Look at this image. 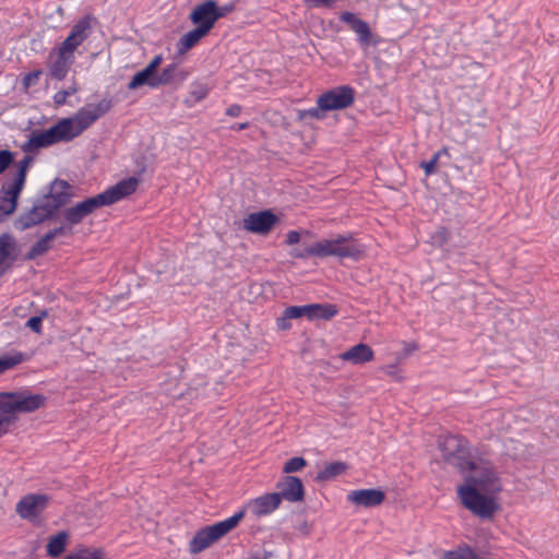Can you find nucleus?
Segmentation results:
<instances>
[{
  "label": "nucleus",
  "mask_w": 559,
  "mask_h": 559,
  "mask_svg": "<svg viewBox=\"0 0 559 559\" xmlns=\"http://www.w3.org/2000/svg\"><path fill=\"white\" fill-rule=\"evenodd\" d=\"M111 106V100L107 98L99 100L97 104H87L72 117L61 118L49 129L32 132L28 140L22 145V150L31 153L57 143L71 142L106 115Z\"/></svg>",
  "instance_id": "obj_1"
},
{
  "label": "nucleus",
  "mask_w": 559,
  "mask_h": 559,
  "mask_svg": "<svg viewBox=\"0 0 559 559\" xmlns=\"http://www.w3.org/2000/svg\"><path fill=\"white\" fill-rule=\"evenodd\" d=\"M94 21L91 15L81 17L61 45L51 51L48 69L52 79L61 81L67 76L74 62V51L90 37Z\"/></svg>",
  "instance_id": "obj_2"
},
{
  "label": "nucleus",
  "mask_w": 559,
  "mask_h": 559,
  "mask_svg": "<svg viewBox=\"0 0 559 559\" xmlns=\"http://www.w3.org/2000/svg\"><path fill=\"white\" fill-rule=\"evenodd\" d=\"M138 186L139 179L135 177L122 179L104 192L68 207L63 213L64 219L70 225H78L95 210L102 206L111 205L129 197L135 192Z\"/></svg>",
  "instance_id": "obj_3"
},
{
  "label": "nucleus",
  "mask_w": 559,
  "mask_h": 559,
  "mask_svg": "<svg viewBox=\"0 0 559 559\" xmlns=\"http://www.w3.org/2000/svg\"><path fill=\"white\" fill-rule=\"evenodd\" d=\"M46 397L29 391L0 392V437L16 423L20 413H32L44 406Z\"/></svg>",
  "instance_id": "obj_4"
},
{
  "label": "nucleus",
  "mask_w": 559,
  "mask_h": 559,
  "mask_svg": "<svg viewBox=\"0 0 559 559\" xmlns=\"http://www.w3.org/2000/svg\"><path fill=\"white\" fill-rule=\"evenodd\" d=\"M316 258L335 257L338 259L359 260L365 254V247L352 234L337 235L331 239L314 242Z\"/></svg>",
  "instance_id": "obj_5"
},
{
  "label": "nucleus",
  "mask_w": 559,
  "mask_h": 559,
  "mask_svg": "<svg viewBox=\"0 0 559 559\" xmlns=\"http://www.w3.org/2000/svg\"><path fill=\"white\" fill-rule=\"evenodd\" d=\"M33 158L24 156L16 163V171L13 180L4 182L0 189V222L7 219L17 206V199L25 186L26 174Z\"/></svg>",
  "instance_id": "obj_6"
},
{
  "label": "nucleus",
  "mask_w": 559,
  "mask_h": 559,
  "mask_svg": "<svg viewBox=\"0 0 559 559\" xmlns=\"http://www.w3.org/2000/svg\"><path fill=\"white\" fill-rule=\"evenodd\" d=\"M456 492L461 504L480 519H491L499 509L493 495L481 491L475 485H460Z\"/></svg>",
  "instance_id": "obj_7"
},
{
  "label": "nucleus",
  "mask_w": 559,
  "mask_h": 559,
  "mask_svg": "<svg viewBox=\"0 0 559 559\" xmlns=\"http://www.w3.org/2000/svg\"><path fill=\"white\" fill-rule=\"evenodd\" d=\"M240 521L241 513L233 514L221 522L201 528L190 540L189 551L193 555L200 554L234 530Z\"/></svg>",
  "instance_id": "obj_8"
},
{
  "label": "nucleus",
  "mask_w": 559,
  "mask_h": 559,
  "mask_svg": "<svg viewBox=\"0 0 559 559\" xmlns=\"http://www.w3.org/2000/svg\"><path fill=\"white\" fill-rule=\"evenodd\" d=\"M439 449L444 460L460 471L465 472L466 469H474L468 442L462 436L448 435L440 437Z\"/></svg>",
  "instance_id": "obj_9"
},
{
  "label": "nucleus",
  "mask_w": 559,
  "mask_h": 559,
  "mask_svg": "<svg viewBox=\"0 0 559 559\" xmlns=\"http://www.w3.org/2000/svg\"><path fill=\"white\" fill-rule=\"evenodd\" d=\"M355 91L349 85L334 87L319 96L317 104L323 110H340L353 105Z\"/></svg>",
  "instance_id": "obj_10"
},
{
  "label": "nucleus",
  "mask_w": 559,
  "mask_h": 559,
  "mask_svg": "<svg viewBox=\"0 0 559 559\" xmlns=\"http://www.w3.org/2000/svg\"><path fill=\"white\" fill-rule=\"evenodd\" d=\"M281 500L277 493L269 492L259 496L254 499H250L238 512L241 513V520L246 514H250L254 518H262L273 513L278 509Z\"/></svg>",
  "instance_id": "obj_11"
},
{
  "label": "nucleus",
  "mask_w": 559,
  "mask_h": 559,
  "mask_svg": "<svg viewBox=\"0 0 559 559\" xmlns=\"http://www.w3.org/2000/svg\"><path fill=\"white\" fill-rule=\"evenodd\" d=\"M53 211L49 205V201L45 200L44 197L36 200L32 209L20 215L15 226L21 230H25L32 226H35L53 215Z\"/></svg>",
  "instance_id": "obj_12"
},
{
  "label": "nucleus",
  "mask_w": 559,
  "mask_h": 559,
  "mask_svg": "<svg viewBox=\"0 0 559 559\" xmlns=\"http://www.w3.org/2000/svg\"><path fill=\"white\" fill-rule=\"evenodd\" d=\"M475 474L466 479V483L475 485L481 491L487 493H497L501 490L497 472L492 466L476 467L474 464Z\"/></svg>",
  "instance_id": "obj_13"
},
{
  "label": "nucleus",
  "mask_w": 559,
  "mask_h": 559,
  "mask_svg": "<svg viewBox=\"0 0 559 559\" xmlns=\"http://www.w3.org/2000/svg\"><path fill=\"white\" fill-rule=\"evenodd\" d=\"M190 20L203 31L210 33L218 20V14H216V2L207 0L198 4L191 12Z\"/></svg>",
  "instance_id": "obj_14"
},
{
  "label": "nucleus",
  "mask_w": 559,
  "mask_h": 559,
  "mask_svg": "<svg viewBox=\"0 0 559 559\" xmlns=\"http://www.w3.org/2000/svg\"><path fill=\"white\" fill-rule=\"evenodd\" d=\"M276 223V215L265 210L249 214L243 219V228L253 234L265 235L272 230Z\"/></svg>",
  "instance_id": "obj_15"
},
{
  "label": "nucleus",
  "mask_w": 559,
  "mask_h": 559,
  "mask_svg": "<svg viewBox=\"0 0 559 559\" xmlns=\"http://www.w3.org/2000/svg\"><path fill=\"white\" fill-rule=\"evenodd\" d=\"M276 492L280 500H286L289 502H300L305 497V488L300 478L296 476H284L277 484Z\"/></svg>",
  "instance_id": "obj_16"
},
{
  "label": "nucleus",
  "mask_w": 559,
  "mask_h": 559,
  "mask_svg": "<svg viewBox=\"0 0 559 559\" xmlns=\"http://www.w3.org/2000/svg\"><path fill=\"white\" fill-rule=\"evenodd\" d=\"M385 499V493L381 489H358L347 493V501L364 508H373L380 506Z\"/></svg>",
  "instance_id": "obj_17"
},
{
  "label": "nucleus",
  "mask_w": 559,
  "mask_h": 559,
  "mask_svg": "<svg viewBox=\"0 0 559 559\" xmlns=\"http://www.w3.org/2000/svg\"><path fill=\"white\" fill-rule=\"evenodd\" d=\"M47 500L45 495H27L16 504V512L23 519L35 518L46 508Z\"/></svg>",
  "instance_id": "obj_18"
},
{
  "label": "nucleus",
  "mask_w": 559,
  "mask_h": 559,
  "mask_svg": "<svg viewBox=\"0 0 559 559\" xmlns=\"http://www.w3.org/2000/svg\"><path fill=\"white\" fill-rule=\"evenodd\" d=\"M340 20L350 26V28L356 33L358 41L361 45H370L372 34L367 22L359 19L355 13L352 12L341 13Z\"/></svg>",
  "instance_id": "obj_19"
},
{
  "label": "nucleus",
  "mask_w": 559,
  "mask_h": 559,
  "mask_svg": "<svg viewBox=\"0 0 559 559\" xmlns=\"http://www.w3.org/2000/svg\"><path fill=\"white\" fill-rule=\"evenodd\" d=\"M340 357L353 365H362L373 360L374 353L368 344L359 343L342 353Z\"/></svg>",
  "instance_id": "obj_20"
},
{
  "label": "nucleus",
  "mask_w": 559,
  "mask_h": 559,
  "mask_svg": "<svg viewBox=\"0 0 559 559\" xmlns=\"http://www.w3.org/2000/svg\"><path fill=\"white\" fill-rule=\"evenodd\" d=\"M67 189L68 185L64 181L55 182L50 193L44 195V199L49 201L53 213L68 203L70 194L67 192Z\"/></svg>",
  "instance_id": "obj_21"
},
{
  "label": "nucleus",
  "mask_w": 559,
  "mask_h": 559,
  "mask_svg": "<svg viewBox=\"0 0 559 559\" xmlns=\"http://www.w3.org/2000/svg\"><path fill=\"white\" fill-rule=\"evenodd\" d=\"M305 317L310 320L324 319L329 320L336 316L337 308L331 304H310L305 305Z\"/></svg>",
  "instance_id": "obj_22"
},
{
  "label": "nucleus",
  "mask_w": 559,
  "mask_h": 559,
  "mask_svg": "<svg viewBox=\"0 0 559 559\" xmlns=\"http://www.w3.org/2000/svg\"><path fill=\"white\" fill-rule=\"evenodd\" d=\"M15 248L14 239L9 234H2L0 236V275L8 266Z\"/></svg>",
  "instance_id": "obj_23"
},
{
  "label": "nucleus",
  "mask_w": 559,
  "mask_h": 559,
  "mask_svg": "<svg viewBox=\"0 0 559 559\" xmlns=\"http://www.w3.org/2000/svg\"><path fill=\"white\" fill-rule=\"evenodd\" d=\"M209 33L197 26L192 31L181 36L178 41V52L186 53L189 49L194 47L205 35Z\"/></svg>",
  "instance_id": "obj_24"
},
{
  "label": "nucleus",
  "mask_w": 559,
  "mask_h": 559,
  "mask_svg": "<svg viewBox=\"0 0 559 559\" xmlns=\"http://www.w3.org/2000/svg\"><path fill=\"white\" fill-rule=\"evenodd\" d=\"M179 78L180 81H183L187 74L183 71H178V67L176 63L168 64L163 69L162 73L155 75L156 82L153 83V88L159 87L160 85L171 83L176 78Z\"/></svg>",
  "instance_id": "obj_25"
},
{
  "label": "nucleus",
  "mask_w": 559,
  "mask_h": 559,
  "mask_svg": "<svg viewBox=\"0 0 559 559\" xmlns=\"http://www.w3.org/2000/svg\"><path fill=\"white\" fill-rule=\"evenodd\" d=\"M347 466L343 462H333L325 465L317 475L318 481H329L343 474Z\"/></svg>",
  "instance_id": "obj_26"
},
{
  "label": "nucleus",
  "mask_w": 559,
  "mask_h": 559,
  "mask_svg": "<svg viewBox=\"0 0 559 559\" xmlns=\"http://www.w3.org/2000/svg\"><path fill=\"white\" fill-rule=\"evenodd\" d=\"M67 539L68 534L63 531L50 537L47 544V554L53 558L59 557L64 551Z\"/></svg>",
  "instance_id": "obj_27"
},
{
  "label": "nucleus",
  "mask_w": 559,
  "mask_h": 559,
  "mask_svg": "<svg viewBox=\"0 0 559 559\" xmlns=\"http://www.w3.org/2000/svg\"><path fill=\"white\" fill-rule=\"evenodd\" d=\"M156 82L155 75H152L148 70H141L139 71L129 82L128 88L129 90H136L143 85H148L153 88V83Z\"/></svg>",
  "instance_id": "obj_28"
},
{
  "label": "nucleus",
  "mask_w": 559,
  "mask_h": 559,
  "mask_svg": "<svg viewBox=\"0 0 559 559\" xmlns=\"http://www.w3.org/2000/svg\"><path fill=\"white\" fill-rule=\"evenodd\" d=\"M442 559H485L469 546H460L454 550L447 551Z\"/></svg>",
  "instance_id": "obj_29"
},
{
  "label": "nucleus",
  "mask_w": 559,
  "mask_h": 559,
  "mask_svg": "<svg viewBox=\"0 0 559 559\" xmlns=\"http://www.w3.org/2000/svg\"><path fill=\"white\" fill-rule=\"evenodd\" d=\"M52 240L53 239L51 235L47 233L44 237H41L38 241H36L33 245V247L27 253L28 259H35L37 257L45 254L50 249Z\"/></svg>",
  "instance_id": "obj_30"
},
{
  "label": "nucleus",
  "mask_w": 559,
  "mask_h": 559,
  "mask_svg": "<svg viewBox=\"0 0 559 559\" xmlns=\"http://www.w3.org/2000/svg\"><path fill=\"white\" fill-rule=\"evenodd\" d=\"M79 90H80L79 84L75 81H72V83L66 90H61V91H58L57 93H55V95L52 97L53 104L57 107L66 105L68 97L76 94L79 92Z\"/></svg>",
  "instance_id": "obj_31"
},
{
  "label": "nucleus",
  "mask_w": 559,
  "mask_h": 559,
  "mask_svg": "<svg viewBox=\"0 0 559 559\" xmlns=\"http://www.w3.org/2000/svg\"><path fill=\"white\" fill-rule=\"evenodd\" d=\"M23 361L22 353L0 356V374L13 369Z\"/></svg>",
  "instance_id": "obj_32"
},
{
  "label": "nucleus",
  "mask_w": 559,
  "mask_h": 559,
  "mask_svg": "<svg viewBox=\"0 0 559 559\" xmlns=\"http://www.w3.org/2000/svg\"><path fill=\"white\" fill-rule=\"evenodd\" d=\"M209 95V87L204 84H192L189 92V99L195 104Z\"/></svg>",
  "instance_id": "obj_33"
},
{
  "label": "nucleus",
  "mask_w": 559,
  "mask_h": 559,
  "mask_svg": "<svg viewBox=\"0 0 559 559\" xmlns=\"http://www.w3.org/2000/svg\"><path fill=\"white\" fill-rule=\"evenodd\" d=\"M307 465L304 457L295 456L289 459L283 466V473L290 474L302 469Z\"/></svg>",
  "instance_id": "obj_34"
},
{
  "label": "nucleus",
  "mask_w": 559,
  "mask_h": 559,
  "mask_svg": "<svg viewBox=\"0 0 559 559\" xmlns=\"http://www.w3.org/2000/svg\"><path fill=\"white\" fill-rule=\"evenodd\" d=\"M447 153V150L443 148L441 151H438L432 157L431 159L427 160V162H421L420 163V167L424 168L425 170V174L426 176H430L431 174L436 173V169H437V164H438V160H439V157Z\"/></svg>",
  "instance_id": "obj_35"
},
{
  "label": "nucleus",
  "mask_w": 559,
  "mask_h": 559,
  "mask_svg": "<svg viewBox=\"0 0 559 559\" xmlns=\"http://www.w3.org/2000/svg\"><path fill=\"white\" fill-rule=\"evenodd\" d=\"M43 74L41 70H35L32 72H28L24 75L22 80V85L25 90H28L29 87L36 85Z\"/></svg>",
  "instance_id": "obj_36"
},
{
  "label": "nucleus",
  "mask_w": 559,
  "mask_h": 559,
  "mask_svg": "<svg viewBox=\"0 0 559 559\" xmlns=\"http://www.w3.org/2000/svg\"><path fill=\"white\" fill-rule=\"evenodd\" d=\"M325 110H323V108H321V106H317L314 108H309V109H306V110H300L299 111V118L300 119H306V118H312V119H322L324 117L323 112Z\"/></svg>",
  "instance_id": "obj_37"
},
{
  "label": "nucleus",
  "mask_w": 559,
  "mask_h": 559,
  "mask_svg": "<svg viewBox=\"0 0 559 559\" xmlns=\"http://www.w3.org/2000/svg\"><path fill=\"white\" fill-rule=\"evenodd\" d=\"M305 306H290V307H287L284 311V318H283V321L285 319H297V318H300V317H305Z\"/></svg>",
  "instance_id": "obj_38"
},
{
  "label": "nucleus",
  "mask_w": 559,
  "mask_h": 559,
  "mask_svg": "<svg viewBox=\"0 0 559 559\" xmlns=\"http://www.w3.org/2000/svg\"><path fill=\"white\" fill-rule=\"evenodd\" d=\"M13 155L10 151H0V175L11 165Z\"/></svg>",
  "instance_id": "obj_39"
},
{
  "label": "nucleus",
  "mask_w": 559,
  "mask_h": 559,
  "mask_svg": "<svg viewBox=\"0 0 559 559\" xmlns=\"http://www.w3.org/2000/svg\"><path fill=\"white\" fill-rule=\"evenodd\" d=\"M550 22V37L554 38V40H559V14H552L549 17Z\"/></svg>",
  "instance_id": "obj_40"
},
{
  "label": "nucleus",
  "mask_w": 559,
  "mask_h": 559,
  "mask_svg": "<svg viewBox=\"0 0 559 559\" xmlns=\"http://www.w3.org/2000/svg\"><path fill=\"white\" fill-rule=\"evenodd\" d=\"M41 322H43V318L40 316H35L27 320L26 326L29 328L35 333H40L41 332Z\"/></svg>",
  "instance_id": "obj_41"
},
{
  "label": "nucleus",
  "mask_w": 559,
  "mask_h": 559,
  "mask_svg": "<svg viewBox=\"0 0 559 559\" xmlns=\"http://www.w3.org/2000/svg\"><path fill=\"white\" fill-rule=\"evenodd\" d=\"M314 250V243L306 248L305 250H294L292 255L297 259H308L310 257H316V253H311Z\"/></svg>",
  "instance_id": "obj_42"
},
{
  "label": "nucleus",
  "mask_w": 559,
  "mask_h": 559,
  "mask_svg": "<svg viewBox=\"0 0 559 559\" xmlns=\"http://www.w3.org/2000/svg\"><path fill=\"white\" fill-rule=\"evenodd\" d=\"M302 1L312 8H330L335 2V0H302Z\"/></svg>",
  "instance_id": "obj_43"
},
{
  "label": "nucleus",
  "mask_w": 559,
  "mask_h": 559,
  "mask_svg": "<svg viewBox=\"0 0 559 559\" xmlns=\"http://www.w3.org/2000/svg\"><path fill=\"white\" fill-rule=\"evenodd\" d=\"M162 60H163L162 56H155L144 69L148 70V72L152 75H157L156 70L159 67V64L162 63Z\"/></svg>",
  "instance_id": "obj_44"
},
{
  "label": "nucleus",
  "mask_w": 559,
  "mask_h": 559,
  "mask_svg": "<svg viewBox=\"0 0 559 559\" xmlns=\"http://www.w3.org/2000/svg\"><path fill=\"white\" fill-rule=\"evenodd\" d=\"M300 240V234L296 230H290L286 235V242L287 245L292 246L295 243H298Z\"/></svg>",
  "instance_id": "obj_45"
},
{
  "label": "nucleus",
  "mask_w": 559,
  "mask_h": 559,
  "mask_svg": "<svg viewBox=\"0 0 559 559\" xmlns=\"http://www.w3.org/2000/svg\"><path fill=\"white\" fill-rule=\"evenodd\" d=\"M234 10V4H225L223 7L216 5V14H218V19L225 16Z\"/></svg>",
  "instance_id": "obj_46"
},
{
  "label": "nucleus",
  "mask_w": 559,
  "mask_h": 559,
  "mask_svg": "<svg viewBox=\"0 0 559 559\" xmlns=\"http://www.w3.org/2000/svg\"><path fill=\"white\" fill-rule=\"evenodd\" d=\"M79 552H84L86 559H103L102 554L99 551H92L86 548L79 549Z\"/></svg>",
  "instance_id": "obj_47"
},
{
  "label": "nucleus",
  "mask_w": 559,
  "mask_h": 559,
  "mask_svg": "<svg viewBox=\"0 0 559 559\" xmlns=\"http://www.w3.org/2000/svg\"><path fill=\"white\" fill-rule=\"evenodd\" d=\"M241 112V106L235 104L226 109V115L229 117H238Z\"/></svg>",
  "instance_id": "obj_48"
},
{
  "label": "nucleus",
  "mask_w": 559,
  "mask_h": 559,
  "mask_svg": "<svg viewBox=\"0 0 559 559\" xmlns=\"http://www.w3.org/2000/svg\"><path fill=\"white\" fill-rule=\"evenodd\" d=\"M436 237L439 238L442 242H447L449 239V231L444 227H440L437 233Z\"/></svg>",
  "instance_id": "obj_49"
},
{
  "label": "nucleus",
  "mask_w": 559,
  "mask_h": 559,
  "mask_svg": "<svg viewBox=\"0 0 559 559\" xmlns=\"http://www.w3.org/2000/svg\"><path fill=\"white\" fill-rule=\"evenodd\" d=\"M48 234L51 235L52 239H55L58 236L66 235L67 234V228L63 227V226H60V227H57V228H53V229L49 230Z\"/></svg>",
  "instance_id": "obj_50"
},
{
  "label": "nucleus",
  "mask_w": 559,
  "mask_h": 559,
  "mask_svg": "<svg viewBox=\"0 0 559 559\" xmlns=\"http://www.w3.org/2000/svg\"><path fill=\"white\" fill-rule=\"evenodd\" d=\"M249 127V122L234 123L230 129L234 131H241Z\"/></svg>",
  "instance_id": "obj_51"
}]
</instances>
